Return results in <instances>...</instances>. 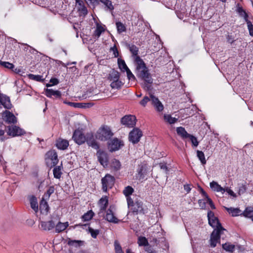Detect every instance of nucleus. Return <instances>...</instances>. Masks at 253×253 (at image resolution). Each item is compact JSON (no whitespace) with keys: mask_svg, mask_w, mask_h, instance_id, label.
<instances>
[{"mask_svg":"<svg viewBox=\"0 0 253 253\" xmlns=\"http://www.w3.org/2000/svg\"><path fill=\"white\" fill-rule=\"evenodd\" d=\"M120 73L115 69H112L109 73L107 77L108 80L110 83V86L112 89H120L124 84V83L120 79Z\"/></svg>","mask_w":253,"mask_h":253,"instance_id":"obj_1","label":"nucleus"},{"mask_svg":"<svg viewBox=\"0 0 253 253\" xmlns=\"http://www.w3.org/2000/svg\"><path fill=\"white\" fill-rule=\"evenodd\" d=\"M113 135L110 128L106 126L100 127L96 134V138L101 141H106L110 139Z\"/></svg>","mask_w":253,"mask_h":253,"instance_id":"obj_2","label":"nucleus"},{"mask_svg":"<svg viewBox=\"0 0 253 253\" xmlns=\"http://www.w3.org/2000/svg\"><path fill=\"white\" fill-rule=\"evenodd\" d=\"M127 205L129 208L136 214L138 213H144V211L143 208V203L139 200H136L135 202L130 197L127 198Z\"/></svg>","mask_w":253,"mask_h":253,"instance_id":"obj_3","label":"nucleus"},{"mask_svg":"<svg viewBox=\"0 0 253 253\" xmlns=\"http://www.w3.org/2000/svg\"><path fill=\"white\" fill-rule=\"evenodd\" d=\"M137 76L143 80L145 82L149 83H153V79L149 72L146 66L142 68V69H138L135 71Z\"/></svg>","mask_w":253,"mask_h":253,"instance_id":"obj_4","label":"nucleus"},{"mask_svg":"<svg viewBox=\"0 0 253 253\" xmlns=\"http://www.w3.org/2000/svg\"><path fill=\"white\" fill-rule=\"evenodd\" d=\"M101 182L103 191L106 192L108 188H111L114 185L115 178L110 174H107L102 178Z\"/></svg>","mask_w":253,"mask_h":253,"instance_id":"obj_5","label":"nucleus"},{"mask_svg":"<svg viewBox=\"0 0 253 253\" xmlns=\"http://www.w3.org/2000/svg\"><path fill=\"white\" fill-rule=\"evenodd\" d=\"M142 136V131L138 128H133L129 133V140L133 144L137 143Z\"/></svg>","mask_w":253,"mask_h":253,"instance_id":"obj_6","label":"nucleus"},{"mask_svg":"<svg viewBox=\"0 0 253 253\" xmlns=\"http://www.w3.org/2000/svg\"><path fill=\"white\" fill-rule=\"evenodd\" d=\"M136 119L133 115H126L121 119V123L126 126L132 128L136 124Z\"/></svg>","mask_w":253,"mask_h":253,"instance_id":"obj_7","label":"nucleus"},{"mask_svg":"<svg viewBox=\"0 0 253 253\" xmlns=\"http://www.w3.org/2000/svg\"><path fill=\"white\" fill-rule=\"evenodd\" d=\"M208 218L209 224L213 228L219 227L223 229V227L219 222L217 217L214 216V213L211 211H209L208 213Z\"/></svg>","mask_w":253,"mask_h":253,"instance_id":"obj_8","label":"nucleus"},{"mask_svg":"<svg viewBox=\"0 0 253 253\" xmlns=\"http://www.w3.org/2000/svg\"><path fill=\"white\" fill-rule=\"evenodd\" d=\"M25 133V131L16 126H11L8 127L7 134L12 137L21 136Z\"/></svg>","mask_w":253,"mask_h":253,"instance_id":"obj_9","label":"nucleus"},{"mask_svg":"<svg viewBox=\"0 0 253 253\" xmlns=\"http://www.w3.org/2000/svg\"><path fill=\"white\" fill-rule=\"evenodd\" d=\"M72 137L75 142L79 145L83 144L86 141V137L83 132L79 129L75 130Z\"/></svg>","mask_w":253,"mask_h":253,"instance_id":"obj_10","label":"nucleus"},{"mask_svg":"<svg viewBox=\"0 0 253 253\" xmlns=\"http://www.w3.org/2000/svg\"><path fill=\"white\" fill-rule=\"evenodd\" d=\"M123 142L118 138H115L111 140L108 143V148L111 152L118 150L121 146H123Z\"/></svg>","mask_w":253,"mask_h":253,"instance_id":"obj_11","label":"nucleus"},{"mask_svg":"<svg viewBox=\"0 0 253 253\" xmlns=\"http://www.w3.org/2000/svg\"><path fill=\"white\" fill-rule=\"evenodd\" d=\"M114 207L110 206V208L107 210L106 214L105 217L106 220L109 222H112L114 223H117L119 222V219L115 216V213L113 211Z\"/></svg>","mask_w":253,"mask_h":253,"instance_id":"obj_12","label":"nucleus"},{"mask_svg":"<svg viewBox=\"0 0 253 253\" xmlns=\"http://www.w3.org/2000/svg\"><path fill=\"white\" fill-rule=\"evenodd\" d=\"M96 155L98 160L101 165L104 167L107 166L108 162V158L107 153L103 151L99 150Z\"/></svg>","mask_w":253,"mask_h":253,"instance_id":"obj_13","label":"nucleus"},{"mask_svg":"<svg viewBox=\"0 0 253 253\" xmlns=\"http://www.w3.org/2000/svg\"><path fill=\"white\" fill-rule=\"evenodd\" d=\"M108 205V199L107 196L102 197L98 202V205L99 208L98 214H102L104 215V212L106 210Z\"/></svg>","mask_w":253,"mask_h":253,"instance_id":"obj_14","label":"nucleus"},{"mask_svg":"<svg viewBox=\"0 0 253 253\" xmlns=\"http://www.w3.org/2000/svg\"><path fill=\"white\" fill-rule=\"evenodd\" d=\"M45 159L50 160L53 166L57 164L58 162L57 154L55 150H51L45 154Z\"/></svg>","mask_w":253,"mask_h":253,"instance_id":"obj_15","label":"nucleus"},{"mask_svg":"<svg viewBox=\"0 0 253 253\" xmlns=\"http://www.w3.org/2000/svg\"><path fill=\"white\" fill-rule=\"evenodd\" d=\"M3 120L8 124H15L17 119L13 113L8 111H5L2 114Z\"/></svg>","mask_w":253,"mask_h":253,"instance_id":"obj_16","label":"nucleus"},{"mask_svg":"<svg viewBox=\"0 0 253 253\" xmlns=\"http://www.w3.org/2000/svg\"><path fill=\"white\" fill-rule=\"evenodd\" d=\"M76 2L78 5V11L79 13L80 16H83L84 17L88 13V11L84 1L82 0H76Z\"/></svg>","mask_w":253,"mask_h":253,"instance_id":"obj_17","label":"nucleus"},{"mask_svg":"<svg viewBox=\"0 0 253 253\" xmlns=\"http://www.w3.org/2000/svg\"><path fill=\"white\" fill-rule=\"evenodd\" d=\"M41 228L44 231H49L55 227V222L53 220L48 221H41L40 222Z\"/></svg>","mask_w":253,"mask_h":253,"instance_id":"obj_18","label":"nucleus"},{"mask_svg":"<svg viewBox=\"0 0 253 253\" xmlns=\"http://www.w3.org/2000/svg\"><path fill=\"white\" fill-rule=\"evenodd\" d=\"M0 102L6 109H10L12 107V104L10 102L9 98L2 94H0Z\"/></svg>","mask_w":253,"mask_h":253,"instance_id":"obj_19","label":"nucleus"},{"mask_svg":"<svg viewBox=\"0 0 253 253\" xmlns=\"http://www.w3.org/2000/svg\"><path fill=\"white\" fill-rule=\"evenodd\" d=\"M56 147L60 150H65L69 146V142L66 139L59 138L56 141Z\"/></svg>","mask_w":253,"mask_h":253,"instance_id":"obj_20","label":"nucleus"},{"mask_svg":"<svg viewBox=\"0 0 253 253\" xmlns=\"http://www.w3.org/2000/svg\"><path fill=\"white\" fill-rule=\"evenodd\" d=\"M68 226V222H61L59 221L56 224H55V232L60 233L64 231Z\"/></svg>","mask_w":253,"mask_h":253,"instance_id":"obj_21","label":"nucleus"},{"mask_svg":"<svg viewBox=\"0 0 253 253\" xmlns=\"http://www.w3.org/2000/svg\"><path fill=\"white\" fill-rule=\"evenodd\" d=\"M96 29L94 31L93 36L95 38H99L101 34L105 31V29L101 24L99 23L97 21L95 22Z\"/></svg>","mask_w":253,"mask_h":253,"instance_id":"obj_22","label":"nucleus"},{"mask_svg":"<svg viewBox=\"0 0 253 253\" xmlns=\"http://www.w3.org/2000/svg\"><path fill=\"white\" fill-rule=\"evenodd\" d=\"M88 146H91L95 149H98L99 148V145L96 140L94 139L93 136L91 134L89 137H87L86 138V141Z\"/></svg>","mask_w":253,"mask_h":253,"instance_id":"obj_23","label":"nucleus"},{"mask_svg":"<svg viewBox=\"0 0 253 253\" xmlns=\"http://www.w3.org/2000/svg\"><path fill=\"white\" fill-rule=\"evenodd\" d=\"M226 210L229 214H231L232 216H237L238 215H242V213L241 211L239 208H227L224 207Z\"/></svg>","mask_w":253,"mask_h":253,"instance_id":"obj_24","label":"nucleus"},{"mask_svg":"<svg viewBox=\"0 0 253 253\" xmlns=\"http://www.w3.org/2000/svg\"><path fill=\"white\" fill-rule=\"evenodd\" d=\"M134 61L135 66V71L138 69H142V68L146 66L145 63L140 57H136L135 58H134Z\"/></svg>","mask_w":253,"mask_h":253,"instance_id":"obj_25","label":"nucleus"},{"mask_svg":"<svg viewBox=\"0 0 253 253\" xmlns=\"http://www.w3.org/2000/svg\"><path fill=\"white\" fill-rule=\"evenodd\" d=\"M45 94L48 97L54 96L56 98H60L61 95V92L58 90H54L52 89L47 88L45 90Z\"/></svg>","mask_w":253,"mask_h":253,"instance_id":"obj_26","label":"nucleus"},{"mask_svg":"<svg viewBox=\"0 0 253 253\" xmlns=\"http://www.w3.org/2000/svg\"><path fill=\"white\" fill-rule=\"evenodd\" d=\"M46 200H47L42 197V200L40 202V209L41 211L42 212L46 213L48 211L49 207L46 202Z\"/></svg>","mask_w":253,"mask_h":253,"instance_id":"obj_27","label":"nucleus"},{"mask_svg":"<svg viewBox=\"0 0 253 253\" xmlns=\"http://www.w3.org/2000/svg\"><path fill=\"white\" fill-rule=\"evenodd\" d=\"M211 188L214 191L216 192H221L222 194L225 191V190L219 185L216 182L212 181L210 183Z\"/></svg>","mask_w":253,"mask_h":253,"instance_id":"obj_28","label":"nucleus"},{"mask_svg":"<svg viewBox=\"0 0 253 253\" xmlns=\"http://www.w3.org/2000/svg\"><path fill=\"white\" fill-rule=\"evenodd\" d=\"M224 230H225L223 227V229H220L219 227L215 228L212 232L211 236V238L219 240L220 235L222 233V232Z\"/></svg>","mask_w":253,"mask_h":253,"instance_id":"obj_29","label":"nucleus"},{"mask_svg":"<svg viewBox=\"0 0 253 253\" xmlns=\"http://www.w3.org/2000/svg\"><path fill=\"white\" fill-rule=\"evenodd\" d=\"M127 47L132 54V56L133 57V59L135 58L136 57H139L138 56V48L134 44H128Z\"/></svg>","mask_w":253,"mask_h":253,"instance_id":"obj_30","label":"nucleus"},{"mask_svg":"<svg viewBox=\"0 0 253 253\" xmlns=\"http://www.w3.org/2000/svg\"><path fill=\"white\" fill-rule=\"evenodd\" d=\"M176 132L183 139L188 138L190 135L186 131L185 128L182 127H177Z\"/></svg>","mask_w":253,"mask_h":253,"instance_id":"obj_31","label":"nucleus"},{"mask_svg":"<svg viewBox=\"0 0 253 253\" xmlns=\"http://www.w3.org/2000/svg\"><path fill=\"white\" fill-rule=\"evenodd\" d=\"M118 65L119 68L122 72H125L127 69H128L125 60L119 58L118 59Z\"/></svg>","mask_w":253,"mask_h":253,"instance_id":"obj_32","label":"nucleus"},{"mask_svg":"<svg viewBox=\"0 0 253 253\" xmlns=\"http://www.w3.org/2000/svg\"><path fill=\"white\" fill-rule=\"evenodd\" d=\"M94 212L92 210H90L88 211L87 212L85 213L82 216V219L83 221H88L92 219L93 216H94Z\"/></svg>","mask_w":253,"mask_h":253,"instance_id":"obj_33","label":"nucleus"},{"mask_svg":"<svg viewBox=\"0 0 253 253\" xmlns=\"http://www.w3.org/2000/svg\"><path fill=\"white\" fill-rule=\"evenodd\" d=\"M242 215L245 217L248 218H252L253 216V207H249L246 208Z\"/></svg>","mask_w":253,"mask_h":253,"instance_id":"obj_34","label":"nucleus"},{"mask_svg":"<svg viewBox=\"0 0 253 253\" xmlns=\"http://www.w3.org/2000/svg\"><path fill=\"white\" fill-rule=\"evenodd\" d=\"M222 246V248L227 252L233 253L235 250V245L229 243L223 244Z\"/></svg>","mask_w":253,"mask_h":253,"instance_id":"obj_35","label":"nucleus"},{"mask_svg":"<svg viewBox=\"0 0 253 253\" xmlns=\"http://www.w3.org/2000/svg\"><path fill=\"white\" fill-rule=\"evenodd\" d=\"M164 118L165 121L169 123V124H173L178 121L177 118L172 117L170 115L166 114L164 115Z\"/></svg>","mask_w":253,"mask_h":253,"instance_id":"obj_36","label":"nucleus"},{"mask_svg":"<svg viewBox=\"0 0 253 253\" xmlns=\"http://www.w3.org/2000/svg\"><path fill=\"white\" fill-rule=\"evenodd\" d=\"M111 167L115 170L117 171L121 169V164L119 160L114 159L112 161Z\"/></svg>","mask_w":253,"mask_h":253,"instance_id":"obj_37","label":"nucleus"},{"mask_svg":"<svg viewBox=\"0 0 253 253\" xmlns=\"http://www.w3.org/2000/svg\"><path fill=\"white\" fill-rule=\"evenodd\" d=\"M197 156L202 165H204L206 164V160L205 157V155L202 151L197 150Z\"/></svg>","mask_w":253,"mask_h":253,"instance_id":"obj_38","label":"nucleus"},{"mask_svg":"<svg viewBox=\"0 0 253 253\" xmlns=\"http://www.w3.org/2000/svg\"><path fill=\"white\" fill-rule=\"evenodd\" d=\"M118 32L121 33L126 31V26L121 22H117L116 23Z\"/></svg>","mask_w":253,"mask_h":253,"instance_id":"obj_39","label":"nucleus"},{"mask_svg":"<svg viewBox=\"0 0 253 253\" xmlns=\"http://www.w3.org/2000/svg\"><path fill=\"white\" fill-rule=\"evenodd\" d=\"M137 243L139 246H148V242L144 237H139L138 239Z\"/></svg>","mask_w":253,"mask_h":253,"instance_id":"obj_40","label":"nucleus"},{"mask_svg":"<svg viewBox=\"0 0 253 253\" xmlns=\"http://www.w3.org/2000/svg\"><path fill=\"white\" fill-rule=\"evenodd\" d=\"M53 172L54 177L55 178L59 179L61 177L62 172L60 167L58 166L54 168L53 170Z\"/></svg>","mask_w":253,"mask_h":253,"instance_id":"obj_41","label":"nucleus"},{"mask_svg":"<svg viewBox=\"0 0 253 253\" xmlns=\"http://www.w3.org/2000/svg\"><path fill=\"white\" fill-rule=\"evenodd\" d=\"M54 186H50L46 192L44 194L43 198H45L46 200L49 199L50 195L54 193Z\"/></svg>","mask_w":253,"mask_h":253,"instance_id":"obj_42","label":"nucleus"},{"mask_svg":"<svg viewBox=\"0 0 253 253\" xmlns=\"http://www.w3.org/2000/svg\"><path fill=\"white\" fill-rule=\"evenodd\" d=\"M133 189L131 186H127L125 187L123 191V193L126 197L127 199L128 197H130L129 195L133 193Z\"/></svg>","mask_w":253,"mask_h":253,"instance_id":"obj_43","label":"nucleus"},{"mask_svg":"<svg viewBox=\"0 0 253 253\" xmlns=\"http://www.w3.org/2000/svg\"><path fill=\"white\" fill-rule=\"evenodd\" d=\"M88 232L90 234L91 237L93 238H96L97 235L99 234V230L98 229H93L91 227H88Z\"/></svg>","mask_w":253,"mask_h":253,"instance_id":"obj_44","label":"nucleus"},{"mask_svg":"<svg viewBox=\"0 0 253 253\" xmlns=\"http://www.w3.org/2000/svg\"><path fill=\"white\" fill-rule=\"evenodd\" d=\"M237 11L239 14L240 16L243 17L245 20H247L248 17V14L242 7H238L237 9Z\"/></svg>","mask_w":253,"mask_h":253,"instance_id":"obj_45","label":"nucleus"},{"mask_svg":"<svg viewBox=\"0 0 253 253\" xmlns=\"http://www.w3.org/2000/svg\"><path fill=\"white\" fill-rule=\"evenodd\" d=\"M114 247L115 253H124L122 250V248L117 240H115L114 242Z\"/></svg>","mask_w":253,"mask_h":253,"instance_id":"obj_46","label":"nucleus"},{"mask_svg":"<svg viewBox=\"0 0 253 253\" xmlns=\"http://www.w3.org/2000/svg\"><path fill=\"white\" fill-rule=\"evenodd\" d=\"M31 208L36 212L38 210V205L37 200L33 198L30 201Z\"/></svg>","mask_w":253,"mask_h":253,"instance_id":"obj_47","label":"nucleus"},{"mask_svg":"<svg viewBox=\"0 0 253 253\" xmlns=\"http://www.w3.org/2000/svg\"><path fill=\"white\" fill-rule=\"evenodd\" d=\"M0 65L2 67L9 69H12L14 67L13 64L8 62L0 61Z\"/></svg>","mask_w":253,"mask_h":253,"instance_id":"obj_48","label":"nucleus"},{"mask_svg":"<svg viewBox=\"0 0 253 253\" xmlns=\"http://www.w3.org/2000/svg\"><path fill=\"white\" fill-rule=\"evenodd\" d=\"M29 77L30 79L36 81L42 82L43 81V79L42 78V76L41 75H35L33 74H30L29 75Z\"/></svg>","mask_w":253,"mask_h":253,"instance_id":"obj_49","label":"nucleus"},{"mask_svg":"<svg viewBox=\"0 0 253 253\" xmlns=\"http://www.w3.org/2000/svg\"><path fill=\"white\" fill-rule=\"evenodd\" d=\"M83 242L79 240H71L68 242V244L72 246L78 247L82 245Z\"/></svg>","mask_w":253,"mask_h":253,"instance_id":"obj_50","label":"nucleus"},{"mask_svg":"<svg viewBox=\"0 0 253 253\" xmlns=\"http://www.w3.org/2000/svg\"><path fill=\"white\" fill-rule=\"evenodd\" d=\"M101 2L104 3L106 7L112 10L114 9V7L112 5V2L109 0H100Z\"/></svg>","mask_w":253,"mask_h":253,"instance_id":"obj_51","label":"nucleus"},{"mask_svg":"<svg viewBox=\"0 0 253 253\" xmlns=\"http://www.w3.org/2000/svg\"><path fill=\"white\" fill-rule=\"evenodd\" d=\"M188 138L190 139L193 146L197 147L198 145L199 142L198 141L196 137L190 134Z\"/></svg>","mask_w":253,"mask_h":253,"instance_id":"obj_52","label":"nucleus"},{"mask_svg":"<svg viewBox=\"0 0 253 253\" xmlns=\"http://www.w3.org/2000/svg\"><path fill=\"white\" fill-rule=\"evenodd\" d=\"M245 21H246L247 24L248 28L249 31L250 35L251 36H253V25L252 22L248 20V19Z\"/></svg>","mask_w":253,"mask_h":253,"instance_id":"obj_53","label":"nucleus"},{"mask_svg":"<svg viewBox=\"0 0 253 253\" xmlns=\"http://www.w3.org/2000/svg\"><path fill=\"white\" fill-rule=\"evenodd\" d=\"M151 97H149L147 96H145L143 97V99L140 102V104L143 107H145L147 103L150 101Z\"/></svg>","mask_w":253,"mask_h":253,"instance_id":"obj_54","label":"nucleus"},{"mask_svg":"<svg viewBox=\"0 0 253 253\" xmlns=\"http://www.w3.org/2000/svg\"><path fill=\"white\" fill-rule=\"evenodd\" d=\"M150 97H151L150 101H151V103L153 105V106H155V105H156L157 103L160 102V101L159 100L158 98L156 97L155 95H154L152 94H150Z\"/></svg>","mask_w":253,"mask_h":253,"instance_id":"obj_55","label":"nucleus"},{"mask_svg":"<svg viewBox=\"0 0 253 253\" xmlns=\"http://www.w3.org/2000/svg\"><path fill=\"white\" fill-rule=\"evenodd\" d=\"M125 72H126L127 74V77L128 80L134 81L135 80V77L133 75V74L131 73V71L128 68Z\"/></svg>","mask_w":253,"mask_h":253,"instance_id":"obj_56","label":"nucleus"},{"mask_svg":"<svg viewBox=\"0 0 253 253\" xmlns=\"http://www.w3.org/2000/svg\"><path fill=\"white\" fill-rule=\"evenodd\" d=\"M50 83H51V84H46L47 87L57 84L59 83V81L56 78H51L50 80Z\"/></svg>","mask_w":253,"mask_h":253,"instance_id":"obj_57","label":"nucleus"},{"mask_svg":"<svg viewBox=\"0 0 253 253\" xmlns=\"http://www.w3.org/2000/svg\"><path fill=\"white\" fill-rule=\"evenodd\" d=\"M154 107H155V109L158 112H161L164 110V106L161 101L157 103L156 105L154 106Z\"/></svg>","mask_w":253,"mask_h":253,"instance_id":"obj_58","label":"nucleus"},{"mask_svg":"<svg viewBox=\"0 0 253 253\" xmlns=\"http://www.w3.org/2000/svg\"><path fill=\"white\" fill-rule=\"evenodd\" d=\"M110 50L113 52L114 57H118L119 56V52L115 45L111 47L110 48Z\"/></svg>","mask_w":253,"mask_h":253,"instance_id":"obj_59","label":"nucleus"},{"mask_svg":"<svg viewBox=\"0 0 253 253\" xmlns=\"http://www.w3.org/2000/svg\"><path fill=\"white\" fill-rule=\"evenodd\" d=\"M2 126L0 125V140L3 141L5 139V137L3 135L4 133V130L2 129Z\"/></svg>","mask_w":253,"mask_h":253,"instance_id":"obj_60","label":"nucleus"},{"mask_svg":"<svg viewBox=\"0 0 253 253\" xmlns=\"http://www.w3.org/2000/svg\"><path fill=\"white\" fill-rule=\"evenodd\" d=\"M219 240L216 239H211V247L214 248L216 246V244L218 242Z\"/></svg>","mask_w":253,"mask_h":253,"instance_id":"obj_61","label":"nucleus"},{"mask_svg":"<svg viewBox=\"0 0 253 253\" xmlns=\"http://www.w3.org/2000/svg\"><path fill=\"white\" fill-rule=\"evenodd\" d=\"M206 201L207 203H209V204L210 205L211 208L212 209H214L215 208L212 200L209 198V197H207V199H206Z\"/></svg>","mask_w":253,"mask_h":253,"instance_id":"obj_62","label":"nucleus"},{"mask_svg":"<svg viewBox=\"0 0 253 253\" xmlns=\"http://www.w3.org/2000/svg\"><path fill=\"white\" fill-rule=\"evenodd\" d=\"M152 83H149L145 82L144 84L143 87L145 90H149L151 89V84Z\"/></svg>","mask_w":253,"mask_h":253,"instance_id":"obj_63","label":"nucleus"},{"mask_svg":"<svg viewBox=\"0 0 253 253\" xmlns=\"http://www.w3.org/2000/svg\"><path fill=\"white\" fill-rule=\"evenodd\" d=\"M145 251L148 253H156V252L153 250V249L151 247H147L145 249Z\"/></svg>","mask_w":253,"mask_h":253,"instance_id":"obj_64","label":"nucleus"}]
</instances>
